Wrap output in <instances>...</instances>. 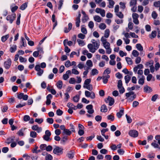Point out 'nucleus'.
Returning <instances> with one entry per match:
<instances>
[{"mask_svg":"<svg viewBox=\"0 0 160 160\" xmlns=\"http://www.w3.org/2000/svg\"><path fill=\"white\" fill-rule=\"evenodd\" d=\"M108 119L111 120V121H113L114 119V117L112 115H110L107 116Z\"/></svg>","mask_w":160,"mask_h":160,"instance_id":"60","label":"nucleus"},{"mask_svg":"<svg viewBox=\"0 0 160 160\" xmlns=\"http://www.w3.org/2000/svg\"><path fill=\"white\" fill-rule=\"evenodd\" d=\"M19 59L20 62H26L27 61V60L26 58H24L22 56H20L19 57Z\"/></svg>","mask_w":160,"mask_h":160,"instance_id":"52","label":"nucleus"},{"mask_svg":"<svg viewBox=\"0 0 160 160\" xmlns=\"http://www.w3.org/2000/svg\"><path fill=\"white\" fill-rule=\"evenodd\" d=\"M145 78L143 75H142L141 77L138 80V83L139 84L142 85L144 83Z\"/></svg>","mask_w":160,"mask_h":160,"instance_id":"16","label":"nucleus"},{"mask_svg":"<svg viewBox=\"0 0 160 160\" xmlns=\"http://www.w3.org/2000/svg\"><path fill=\"white\" fill-rule=\"evenodd\" d=\"M97 139L99 141L102 142L104 141V139L101 136L97 135Z\"/></svg>","mask_w":160,"mask_h":160,"instance_id":"61","label":"nucleus"},{"mask_svg":"<svg viewBox=\"0 0 160 160\" xmlns=\"http://www.w3.org/2000/svg\"><path fill=\"white\" fill-rule=\"evenodd\" d=\"M27 3L25 2L23 3L20 7V9L23 10L27 7Z\"/></svg>","mask_w":160,"mask_h":160,"instance_id":"32","label":"nucleus"},{"mask_svg":"<svg viewBox=\"0 0 160 160\" xmlns=\"http://www.w3.org/2000/svg\"><path fill=\"white\" fill-rule=\"evenodd\" d=\"M17 47L16 45H13L10 47V51L12 53L15 52L17 50Z\"/></svg>","mask_w":160,"mask_h":160,"instance_id":"20","label":"nucleus"},{"mask_svg":"<svg viewBox=\"0 0 160 160\" xmlns=\"http://www.w3.org/2000/svg\"><path fill=\"white\" fill-rule=\"evenodd\" d=\"M126 60L129 65H132V61L130 58L126 57Z\"/></svg>","mask_w":160,"mask_h":160,"instance_id":"34","label":"nucleus"},{"mask_svg":"<svg viewBox=\"0 0 160 160\" xmlns=\"http://www.w3.org/2000/svg\"><path fill=\"white\" fill-rule=\"evenodd\" d=\"M124 79L125 81V83L128 84L131 79V77L129 75L125 76L124 77Z\"/></svg>","mask_w":160,"mask_h":160,"instance_id":"36","label":"nucleus"},{"mask_svg":"<svg viewBox=\"0 0 160 160\" xmlns=\"http://www.w3.org/2000/svg\"><path fill=\"white\" fill-rule=\"evenodd\" d=\"M91 82V79H87L84 81L83 86H85L86 85L90 84Z\"/></svg>","mask_w":160,"mask_h":160,"instance_id":"35","label":"nucleus"},{"mask_svg":"<svg viewBox=\"0 0 160 160\" xmlns=\"http://www.w3.org/2000/svg\"><path fill=\"white\" fill-rule=\"evenodd\" d=\"M21 39L22 41L21 42V43L22 44V46L24 47H26L27 45V44L26 42H24V41L25 40L24 38L22 37L21 38Z\"/></svg>","mask_w":160,"mask_h":160,"instance_id":"55","label":"nucleus"},{"mask_svg":"<svg viewBox=\"0 0 160 160\" xmlns=\"http://www.w3.org/2000/svg\"><path fill=\"white\" fill-rule=\"evenodd\" d=\"M137 0H132L130 2V6H136L137 4Z\"/></svg>","mask_w":160,"mask_h":160,"instance_id":"46","label":"nucleus"},{"mask_svg":"<svg viewBox=\"0 0 160 160\" xmlns=\"http://www.w3.org/2000/svg\"><path fill=\"white\" fill-rule=\"evenodd\" d=\"M107 103H109V106H112L114 102V99L108 96V98L105 100Z\"/></svg>","mask_w":160,"mask_h":160,"instance_id":"7","label":"nucleus"},{"mask_svg":"<svg viewBox=\"0 0 160 160\" xmlns=\"http://www.w3.org/2000/svg\"><path fill=\"white\" fill-rule=\"evenodd\" d=\"M94 20L96 22H100L102 19V18L99 16L95 15L93 17Z\"/></svg>","mask_w":160,"mask_h":160,"instance_id":"19","label":"nucleus"},{"mask_svg":"<svg viewBox=\"0 0 160 160\" xmlns=\"http://www.w3.org/2000/svg\"><path fill=\"white\" fill-rule=\"evenodd\" d=\"M88 48L90 52L92 53L95 52L96 50L93 47V44L91 43H89L88 45Z\"/></svg>","mask_w":160,"mask_h":160,"instance_id":"13","label":"nucleus"},{"mask_svg":"<svg viewBox=\"0 0 160 160\" xmlns=\"http://www.w3.org/2000/svg\"><path fill=\"white\" fill-rule=\"evenodd\" d=\"M152 17L154 19H156L158 17V14L155 11H153L152 13Z\"/></svg>","mask_w":160,"mask_h":160,"instance_id":"41","label":"nucleus"},{"mask_svg":"<svg viewBox=\"0 0 160 160\" xmlns=\"http://www.w3.org/2000/svg\"><path fill=\"white\" fill-rule=\"evenodd\" d=\"M143 91L145 92L149 93L151 92L152 90L150 87L148 85H146L144 87Z\"/></svg>","mask_w":160,"mask_h":160,"instance_id":"10","label":"nucleus"},{"mask_svg":"<svg viewBox=\"0 0 160 160\" xmlns=\"http://www.w3.org/2000/svg\"><path fill=\"white\" fill-rule=\"evenodd\" d=\"M108 1L109 2V5L108 6V7L109 8H112L115 4L113 0Z\"/></svg>","mask_w":160,"mask_h":160,"instance_id":"30","label":"nucleus"},{"mask_svg":"<svg viewBox=\"0 0 160 160\" xmlns=\"http://www.w3.org/2000/svg\"><path fill=\"white\" fill-rule=\"evenodd\" d=\"M79 99V96L78 95H77L73 97V100L74 102H78Z\"/></svg>","mask_w":160,"mask_h":160,"instance_id":"28","label":"nucleus"},{"mask_svg":"<svg viewBox=\"0 0 160 160\" xmlns=\"http://www.w3.org/2000/svg\"><path fill=\"white\" fill-rule=\"evenodd\" d=\"M71 74V71L68 70L66 72V73L64 74L63 76V79L64 80H67L69 78L68 74Z\"/></svg>","mask_w":160,"mask_h":160,"instance_id":"14","label":"nucleus"},{"mask_svg":"<svg viewBox=\"0 0 160 160\" xmlns=\"http://www.w3.org/2000/svg\"><path fill=\"white\" fill-rule=\"evenodd\" d=\"M116 13V15L119 18L122 19L123 18L124 15L121 12H118Z\"/></svg>","mask_w":160,"mask_h":160,"instance_id":"26","label":"nucleus"},{"mask_svg":"<svg viewBox=\"0 0 160 160\" xmlns=\"http://www.w3.org/2000/svg\"><path fill=\"white\" fill-rule=\"evenodd\" d=\"M99 27L100 29L104 30L106 28V26L105 24L101 23L99 25Z\"/></svg>","mask_w":160,"mask_h":160,"instance_id":"43","label":"nucleus"},{"mask_svg":"<svg viewBox=\"0 0 160 160\" xmlns=\"http://www.w3.org/2000/svg\"><path fill=\"white\" fill-rule=\"evenodd\" d=\"M63 149L58 147L55 148L53 151V153L58 155L62 153Z\"/></svg>","mask_w":160,"mask_h":160,"instance_id":"3","label":"nucleus"},{"mask_svg":"<svg viewBox=\"0 0 160 160\" xmlns=\"http://www.w3.org/2000/svg\"><path fill=\"white\" fill-rule=\"evenodd\" d=\"M93 45L95 50H96L99 48V44L97 42H94V43L93 44Z\"/></svg>","mask_w":160,"mask_h":160,"instance_id":"45","label":"nucleus"},{"mask_svg":"<svg viewBox=\"0 0 160 160\" xmlns=\"http://www.w3.org/2000/svg\"><path fill=\"white\" fill-rule=\"evenodd\" d=\"M157 35V32L155 31H152L151 34L150 35V38L152 39L155 38Z\"/></svg>","mask_w":160,"mask_h":160,"instance_id":"27","label":"nucleus"},{"mask_svg":"<svg viewBox=\"0 0 160 160\" xmlns=\"http://www.w3.org/2000/svg\"><path fill=\"white\" fill-rule=\"evenodd\" d=\"M52 157L50 154H48L45 157L46 160H52Z\"/></svg>","mask_w":160,"mask_h":160,"instance_id":"56","label":"nucleus"},{"mask_svg":"<svg viewBox=\"0 0 160 160\" xmlns=\"http://www.w3.org/2000/svg\"><path fill=\"white\" fill-rule=\"evenodd\" d=\"M30 136L32 138H35L37 137V133L35 131H31L30 132Z\"/></svg>","mask_w":160,"mask_h":160,"instance_id":"37","label":"nucleus"},{"mask_svg":"<svg viewBox=\"0 0 160 160\" xmlns=\"http://www.w3.org/2000/svg\"><path fill=\"white\" fill-rule=\"evenodd\" d=\"M158 97V95L156 94L153 96L151 98V100L155 102Z\"/></svg>","mask_w":160,"mask_h":160,"instance_id":"48","label":"nucleus"},{"mask_svg":"<svg viewBox=\"0 0 160 160\" xmlns=\"http://www.w3.org/2000/svg\"><path fill=\"white\" fill-rule=\"evenodd\" d=\"M63 112L59 109H58L56 111V113L58 116H61L62 115Z\"/></svg>","mask_w":160,"mask_h":160,"instance_id":"58","label":"nucleus"},{"mask_svg":"<svg viewBox=\"0 0 160 160\" xmlns=\"http://www.w3.org/2000/svg\"><path fill=\"white\" fill-rule=\"evenodd\" d=\"M35 121L38 124H41L43 122V119L42 118H36Z\"/></svg>","mask_w":160,"mask_h":160,"instance_id":"54","label":"nucleus"},{"mask_svg":"<svg viewBox=\"0 0 160 160\" xmlns=\"http://www.w3.org/2000/svg\"><path fill=\"white\" fill-rule=\"evenodd\" d=\"M18 98L19 99H22L23 100H27L28 99V96L27 95H24L22 93H21L18 96Z\"/></svg>","mask_w":160,"mask_h":160,"instance_id":"8","label":"nucleus"},{"mask_svg":"<svg viewBox=\"0 0 160 160\" xmlns=\"http://www.w3.org/2000/svg\"><path fill=\"white\" fill-rule=\"evenodd\" d=\"M110 34V31L108 29H106L105 31L104 37L106 38H108Z\"/></svg>","mask_w":160,"mask_h":160,"instance_id":"25","label":"nucleus"},{"mask_svg":"<svg viewBox=\"0 0 160 160\" xmlns=\"http://www.w3.org/2000/svg\"><path fill=\"white\" fill-rule=\"evenodd\" d=\"M136 47L137 49L140 51H143V48L141 45L140 43H138L136 44Z\"/></svg>","mask_w":160,"mask_h":160,"instance_id":"22","label":"nucleus"},{"mask_svg":"<svg viewBox=\"0 0 160 160\" xmlns=\"http://www.w3.org/2000/svg\"><path fill=\"white\" fill-rule=\"evenodd\" d=\"M81 32L84 34H86L87 33L86 29L85 28L82 27V26L81 27Z\"/></svg>","mask_w":160,"mask_h":160,"instance_id":"49","label":"nucleus"},{"mask_svg":"<svg viewBox=\"0 0 160 160\" xmlns=\"http://www.w3.org/2000/svg\"><path fill=\"white\" fill-rule=\"evenodd\" d=\"M47 121L50 124H52L53 122V119L52 118H48L47 119Z\"/></svg>","mask_w":160,"mask_h":160,"instance_id":"64","label":"nucleus"},{"mask_svg":"<svg viewBox=\"0 0 160 160\" xmlns=\"http://www.w3.org/2000/svg\"><path fill=\"white\" fill-rule=\"evenodd\" d=\"M83 88H86L90 91H92L93 89L92 86L91 84L86 85L85 86H83Z\"/></svg>","mask_w":160,"mask_h":160,"instance_id":"23","label":"nucleus"},{"mask_svg":"<svg viewBox=\"0 0 160 160\" xmlns=\"http://www.w3.org/2000/svg\"><path fill=\"white\" fill-rule=\"evenodd\" d=\"M130 93V95H133L132 96H131L128 99V100H131V101H133L136 97V95L134 94V92L133 91L129 92Z\"/></svg>","mask_w":160,"mask_h":160,"instance_id":"15","label":"nucleus"},{"mask_svg":"<svg viewBox=\"0 0 160 160\" xmlns=\"http://www.w3.org/2000/svg\"><path fill=\"white\" fill-rule=\"evenodd\" d=\"M124 108H122L119 112H117L116 115L118 118H120L122 117V116L124 114Z\"/></svg>","mask_w":160,"mask_h":160,"instance_id":"12","label":"nucleus"},{"mask_svg":"<svg viewBox=\"0 0 160 160\" xmlns=\"http://www.w3.org/2000/svg\"><path fill=\"white\" fill-rule=\"evenodd\" d=\"M74 152L72 151L69 152H68V153L67 154L68 157L70 159L74 157Z\"/></svg>","mask_w":160,"mask_h":160,"instance_id":"29","label":"nucleus"},{"mask_svg":"<svg viewBox=\"0 0 160 160\" xmlns=\"http://www.w3.org/2000/svg\"><path fill=\"white\" fill-rule=\"evenodd\" d=\"M12 61L10 58L8 59L7 60L4 62V67L6 69H9L11 64Z\"/></svg>","mask_w":160,"mask_h":160,"instance_id":"6","label":"nucleus"},{"mask_svg":"<svg viewBox=\"0 0 160 160\" xmlns=\"http://www.w3.org/2000/svg\"><path fill=\"white\" fill-rule=\"evenodd\" d=\"M94 25V23L92 21H90L89 22L88 24V26L90 28L92 29L93 28Z\"/></svg>","mask_w":160,"mask_h":160,"instance_id":"51","label":"nucleus"},{"mask_svg":"<svg viewBox=\"0 0 160 160\" xmlns=\"http://www.w3.org/2000/svg\"><path fill=\"white\" fill-rule=\"evenodd\" d=\"M132 55L135 57H137L139 55V52L136 50H133L132 53Z\"/></svg>","mask_w":160,"mask_h":160,"instance_id":"44","label":"nucleus"},{"mask_svg":"<svg viewBox=\"0 0 160 160\" xmlns=\"http://www.w3.org/2000/svg\"><path fill=\"white\" fill-rule=\"evenodd\" d=\"M86 64L87 66L92 67L93 65L92 62L91 60H88L87 61Z\"/></svg>","mask_w":160,"mask_h":160,"instance_id":"42","label":"nucleus"},{"mask_svg":"<svg viewBox=\"0 0 160 160\" xmlns=\"http://www.w3.org/2000/svg\"><path fill=\"white\" fill-rule=\"evenodd\" d=\"M17 134L19 136H23L24 135L23 130L22 129L20 130L17 132Z\"/></svg>","mask_w":160,"mask_h":160,"instance_id":"50","label":"nucleus"},{"mask_svg":"<svg viewBox=\"0 0 160 160\" xmlns=\"http://www.w3.org/2000/svg\"><path fill=\"white\" fill-rule=\"evenodd\" d=\"M69 82L71 84H74L76 83V81L75 79L73 78H70Z\"/></svg>","mask_w":160,"mask_h":160,"instance_id":"47","label":"nucleus"},{"mask_svg":"<svg viewBox=\"0 0 160 160\" xmlns=\"http://www.w3.org/2000/svg\"><path fill=\"white\" fill-rule=\"evenodd\" d=\"M98 71L96 69L94 68L92 70L91 74L92 75L94 76L95 75L98 74Z\"/></svg>","mask_w":160,"mask_h":160,"instance_id":"33","label":"nucleus"},{"mask_svg":"<svg viewBox=\"0 0 160 160\" xmlns=\"http://www.w3.org/2000/svg\"><path fill=\"white\" fill-rule=\"evenodd\" d=\"M95 12L98 13H100L102 17H104L105 16V11L104 9L97 8L95 9Z\"/></svg>","mask_w":160,"mask_h":160,"instance_id":"5","label":"nucleus"},{"mask_svg":"<svg viewBox=\"0 0 160 160\" xmlns=\"http://www.w3.org/2000/svg\"><path fill=\"white\" fill-rule=\"evenodd\" d=\"M15 17L16 14H12L11 15H8L7 16L6 19L8 21H9L10 22L12 23L15 20Z\"/></svg>","mask_w":160,"mask_h":160,"instance_id":"4","label":"nucleus"},{"mask_svg":"<svg viewBox=\"0 0 160 160\" xmlns=\"http://www.w3.org/2000/svg\"><path fill=\"white\" fill-rule=\"evenodd\" d=\"M77 42H78L79 45L80 46H82L85 45V43L83 40L78 39L77 40Z\"/></svg>","mask_w":160,"mask_h":160,"instance_id":"31","label":"nucleus"},{"mask_svg":"<svg viewBox=\"0 0 160 160\" xmlns=\"http://www.w3.org/2000/svg\"><path fill=\"white\" fill-rule=\"evenodd\" d=\"M32 129L33 130L36 131L38 133L42 131V128L41 127H38L37 125H33L32 127Z\"/></svg>","mask_w":160,"mask_h":160,"instance_id":"11","label":"nucleus"},{"mask_svg":"<svg viewBox=\"0 0 160 160\" xmlns=\"http://www.w3.org/2000/svg\"><path fill=\"white\" fill-rule=\"evenodd\" d=\"M65 65L67 68H68L70 66H71V63L70 61L68 60L66 62L65 64Z\"/></svg>","mask_w":160,"mask_h":160,"instance_id":"59","label":"nucleus"},{"mask_svg":"<svg viewBox=\"0 0 160 160\" xmlns=\"http://www.w3.org/2000/svg\"><path fill=\"white\" fill-rule=\"evenodd\" d=\"M72 74L75 75H78L79 74V72L77 70L75 69H72Z\"/></svg>","mask_w":160,"mask_h":160,"instance_id":"57","label":"nucleus"},{"mask_svg":"<svg viewBox=\"0 0 160 160\" xmlns=\"http://www.w3.org/2000/svg\"><path fill=\"white\" fill-rule=\"evenodd\" d=\"M63 133L67 135H70L72 133L71 131H70L69 129H65L64 131H63Z\"/></svg>","mask_w":160,"mask_h":160,"instance_id":"38","label":"nucleus"},{"mask_svg":"<svg viewBox=\"0 0 160 160\" xmlns=\"http://www.w3.org/2000/svg\"><path fill=\"white\" fill-rule=\"evenodd\" d=\"M151 145L154 148H158L160 149V147L158 144L156 140H154L153 142L151 143Z\"/></svg>","mask_w":160,"mask_h":160,"instance_id":"17","label":"nucleus"},{"mask_svg":"<svg viewBox=\"0 0 160 160\" xmlns=\"http://www.w3.org/2000/svg\"><path fill=\"white\" fill-rule=\"evenodd\" d=\"M108 109L106 106L105 105L102 106L101 108V111L102 112H107Z\"/></svg>","mask_w":160,"mask_h":160,"instance_id":"24","label":"nucleus"},{"mask_svg":"<svg viewBox=\"0 0 160 160\" xmlns=\"http://www.w3.org/2000/svg\"><path fill=\"white\" fill-rule=\"evenodd\" d=\"M153 5L155 7H159L160 6V1L155 2L153 3Z\"/></svg>","mask_w":160,"mask_h":160,"instance_id":"53","label":"nucleus"},{"mask_svg":"<svg viewBox=\"0 0 160 160\" xmlns=\"http://www.w3.org/2000/svg\"><path fill=\"white\" fill-rule=\"evenodd\" d=\"M108 128L103 129L101 131V134L102 136H104L105 132H108Z\"/></svg>","mask_w":160,"mask_h":160,"instance_id":"63","label":"nucleus"},{"mask_svg":"<svg viewBox=\"0 0 160 160\" xmlns=\"http://www.w3.org/2000/svg\"><path fill=\"white\" fill-rule=\"evenodd\" d=\"M85 94L87 97H89L92 99H93L95 98V95L93 92H89L88 91H85Z\"/></svg>","mask_w":160,"mask_h":160,"instance_id":"1","label":"nucleus"},{"mask_svg":"<svg viewBox=\"0 0 160 160\" xmlns=\"http://www.w3.org/2000/svg\"><path fill=\"white\" fill-rule=\"evenodd\" d=\"M86 108L88 110L87 112L90 114H92L94 110L93 109V106L92 105L90 104L87 105L86 107Z\"/></svg>","mask_w":160,"mask_h":160,"instance_id":"9","label":"nucleus"},{"mask_svg":"<svg viewBox=\"0 0 160 160\" xmlns=\"http://www.w3.org/2000/svg\"><path fill=\"white\" fill-rule=\"evenodd\" d=\"M9 35L8 34L6 35L5 36H3L1 38V41L2 42H5L8 38Z\"/></svg>","mask_w":160,"mask_h":160,"instance_id":"39","label":"nucleus"},{"mask_svg":"<svg viewBox=\"0 0 160 160\" xmlns=\"http://www.w3.org/2000/svg\"><path fill=\"white\" fill-rule=\"evenodd\" d=\"M57 87L59 89H61L62 87V82L61 80L58 81L56 83Z\"/></svg>","mask_w":160,"mask_h":160,"instance_id":"18","label":"nucleus"},{"mask_svg":"<svg viewBox=\"0 0 160 160\" xmlns=\"http://www.w3.org/2000/svg\"><path fill=\"white\" fill-rule=\"evenodd\" d=\"M102 44H103L104 47L105 48H108L110 47V44L108 42H103V43Z\"/></svg>","mask_w":160,"mask_h":160,"instance_id":"40","label":"nucleus"},{"mask_svg":"<svg viewBox=\"0 0 160 160\" xmlns=\"http://www.w3.org/2000/svg\"><path fill=\"white\" fill-rule=\"evenodd\" d=\"M30 119V117L28 115H26L23 117V120L25 122L29 121Z\"/></svg>","mask_w":160,"mask_h":160,"instance_id":"62","label":"nucleus"},{"mask_svg":"<svg viewBox=\"0 0 160 160\" xmlns=\"http://www.w3.org/2000/svg\"><path fill=\"white\" fill-rule=\"evenodd\" d=\"M128 134L130 136L133 138L137 137L138 135V132L135 130H130L129 131Z\"/></svg>","mask_w":160,"mask_h":160,"instance_id":"2","label":"nucleus"},{"mask_svg":"<svg viewBox=\"0 0 160 160\" xmlns=\"http://www.w3.org/2000/svg\"><path fill=\"white\" fill-rule=\"evenodd\" d=\"M67 106L69 108H72L71 109H73L74 110L77 109L76 107L71 103H68L67 104Z\"/></svg>","mask_w":160,"mask_h":160,"instance_id":"21","label":"nucleus"}]
</instances>
